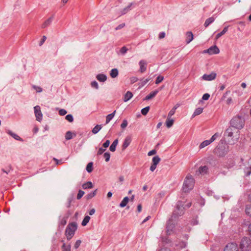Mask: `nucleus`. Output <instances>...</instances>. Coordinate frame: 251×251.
Returning <instances> with one entry per match:
<instances>
[{
	"label": "nucleus",
	"mask_w": 251,
	"mask_h": 251,
	"mask_svg": "<svg viewBox=\"0 0 251 251\" xmlns=\"http://www.w3.org/2000/svg\"><path fill=\"white\" fill-rule=\"evenodd\" d=\"M150 79H151V78H147V79H145V80H144V79H142V80H141V83H140V85H141V86H144L146 83H147L149 81V80H150Z\"/></svg>",
	"instance_id": "603ef678"
},
{
	"label": "nucleus",
	"mask_w": 251,
	"mask_h": 251,
	"mask_svg": "<svg viewBox=\"0 0 251 251\" xmlns=\"http://www.w3.org/2000/svg\"><path fill=\"white\" fill-rule=\"evenodd\" d=\"M174 123V120L173 119H171L170 117H167V119L166 121V125L167 127L169 128L172 126Z\"/></svg>",
	"instance_id": "cd10ccee"
},
{
	"label": "nucleus",
	"mask_w": 251,
	"mask_h": 251,
	"mask_svg": "<svg viewBox=\"0 0 251 251\" xmlns=\"http://www.w3.org/2000/svg\"><path fill=\"white\" fill-rule=\"evenodd\" d=\"M90 220V217L89 216H85L81 223L82 226H85L87 225Z\"/></svg>",
	"instance_id": "e433bc0d"
},
{
	"label": "nucleus",
	"mask_w": 251,
	"mask_h": 251,
	"mask_svg": "<svg viewBox=\"0 0 251 251\" xmlns=\"http://www.w3.org/2000/svg\"><path fill=\"white\" fill-rule=\"evenodd\" d=\"M62 251H71V245H66L65 243H63L62 246Z\"/></svg>",
	"instance_id": "ea45409f"
},
{
	"label": "nucleus",
	"mask_w": 251,
	"mask_h": 251,
	"mask_svg": "<svg viewBox=\"0 0 251 251\" xmlns=\"http://www.w3.org/2000/svg\"><path fill=\"white\" fill-rule=\"evenodd\" d=\"M224 251H239V248L236 243H229L226 245Z\"/></svg>",
	"instance_id": "1a4fd4ad"
},
{
	"label": "nucleus",
	"mask_w": 251,
	"mask_h": 251,
	"mask_svg": "<svg viewBox=\"0 0 251 251\" xmlns=\"http://www.w3.org/2000/svg\"><path fill=\"white\" fill-rule=\"evenodd\" d=\"M127 50H128L126 48V47L125 46H124L121 48L120 51L122 54H124L125 53H126L127 52Z\"/></svg>",
	"instance_id": "5fc2aeb1"
},
{
	"label": "nucleus",
	"mask_w": 251,
	"mask_h": 251,
	"mask_svg": "<svg viewBox=\"0 0 251 251\" xmlns=\"http://www.w3.org/2000/svg\"><path fill=\"white\" fill-rule=\"evenodd\" d=\"M91 86L92 87L95 88L96 89H98L99 88V85L98 82L94 80L91 82Z\"/></svg>",
	"instance_id": "864d4df0"
},
{
	"label": "nucleus",
	"mask_w": 251,
	"mask_h": 251,
	"mask_svg": "<svg viewBox=\"0 0 251 251\" xmlns=\"http://www.w3.org/2000/svg\"><path fill=\"white\" fill-rule=\"evenodd\" d=\"M186 35L187 39L186 40V42L187 44H188L193 40L194 36L193 33L191 31L187 32Z\"/></svg>",
	"instance_id": "a211bd4d"
},
{
	"label": "nucleus",
	"mask_w": 251,
	"mask_h": 251,
	"mask_svg": "<svg viewBox=\"0 0 251 251\" xmlns=\"http://www.w3.org/2000/svg\"><path fill=\"white\" fill-rule=\"evenodd\" d=\"M163 79L164 77L163 76L159 75L156 77L155 83L156 84H158L159 83L162 82Z\"/></svg>",
	"instance_id": "a18cd8bd"
},
{
	"label": "nucleus",
	"mask_w": 251,
	"mask_h": 251,
	"mask_svg": "<svg viewBox=\"0 0 251 251\" xmlns=\"http://www.w3.org/2000/svg\"><path fill=\"white\" fill-rule=\"evenodd\" d=\"M246 213L251 217V204L246 207Z\"/></svg>",
	"instance_id": "8fccbe9b"
},
{
	"label": "nucleus",
	"mask_w": 251,
	"mask_h": 251,
	"mask_svg": "<svg viewBox=\"0 0 251 251\" xmlns=\"http://www.w3.org/2000/svg\"><path fill=\"white\" fill-rule=\"evenodd\" d=\"M77 227V225L75 222H73L68 224L65 230V235L68 240H71L74 235Z\"/></svg>",
	"instance_id": "7ed1b4c3"
},
{
	"label": "nucleus",
	"mask_w": 251,
	"mask_h": 251,
	"mask_svg": "<svg viewBox=\"0 0 251 251\" xmlns=\"http://www.w3.org/2000/svg\"><path fill=\"white\" fill-rule=\"evenodd\" d=\"M7 133L11 135L13 138H14L15 140H18V141H23V140L18 135H17L16 134L13 133V132H12L10 130H8L7 131Z\"/></svg>",
	"instance_id": "6ab92c4d"
},
{
	"label": "nucleus",
	"mask_w": 251,
	"mask_h": 251,
	"mask_svg": "<svg viewBox=\"0 0 251 251\" xmlns=\"http://www.w3.org/2000/svg\"><path fill=\"white\" fill-rule=\"evenodd\" d=\"M156 167H157V165L153 164V163H151V166L150 167V170L151 172H153L155 170V169L156 168Z\"/></svg>",
	"instance_id": "774afa93"
},
{
	"label": "nucleus",
	"mask_w": 251,
	"mask_h": 251,
	"mask_svg": "<svg viewBox=\"0 0 251 251\" xmlns=\"http://www.w3.org/2000/svg\"><path fill=\"white\" fill-rule=\"evenodd\" d=\"M227 152V149H226V145L223 143L219 144L214 150V153L219 157L225 156Z\"/></svg>",
	"instance_id": "39448f33"
},
{
	"label": "nucleus",
	"mask_w": 251,
	"mask_h": 251,
	"mask_svg": "<svg viewBox=\"0 0 251 251\" xmlns=\"http://www.w3.org/2000/svg\"><path fill=\"white\" fill-rule=\"evenodd\" d=\"M65 119L70 123L74 121V118L72 114L67 115L65 117Z\"/></svg>",
	"instance_id": "c03bdc74"
},
{
	"label": "nucleus",
	"mask_w": 251,
	"mask_h": 251,
	"mask_svg": "<svg viewBox=\"0 0 251 251\" xmlns=\"http://www.w3.org/2000/svg\"><path fill=\"white\" fill-rule=\"evenodd\" d=\"M93 184L91 181H88L82 184V188L83 189H91L93 187Z\"/></svg>",
	"instance_id": "a878e982"
},
{
	"label": "nucleus",
	"mask_w": 251,
	"mask_h": 251,
	"mask_svg": "<svg viewBox=\"0 0 251 251\" xmlns=\"http://www.w3.org/2000/svg\"><path fill=\"white\" fill-rule=\"evenodd\" d=\"M162 241H163V242H164L165 244H170L172 243L171 240H170V239H169L167 237L163 238Z\"/></svg>",
	"instance_id": "052dcab7"
},
{
	"label": "nucleus",
	"mask_w": 251,
	"mask_h": 251,
	"mask_svg": "<svg viewBox=\"0 0 251 251\" xmlns=\"http://www.w3.org/2000/svg\"><path fill=\"white\" fill-rule=\"evenodd\" d=\"M52 17H50L48 19H47L46 21H45V22L42 24V28H45L47 26H48L50 24V23L52 22Z\"/></svg>",
	"instance_id": "7c9ffc66"
},
{
	"label": "nucleus",
	"mask_w": 251,
	"mask_h": 251,
	"mask_svg": "<svg viewBox=\"0 0 251 251\" xmlns=\"http://www.w3.org/2000/svg\"><path fill=\"white\" fill-rule=\"evenodd\" d=\"M129 201V198L128 197H125L120 203L119 206L121 207H125L127 205Z\"/></svg>",
	"instance_id": "aec40b11"
},
{
	"label": "nucleus",
	"mask_w": 251,
	"mask_h": 251,
	"mask_svg": "<svg viewBox=\"0 0 251 251\" xmlns=\"http://www.w3.org/2000/svg\"><path fill=\"white\" fill-rule=\"evenodd\" d=\"M231 126L235 129H242L244 126V121L241 116L233 117L230 121Z\"/></svg>",
	"instance_id": "20e7f679"
},
{
	"label": "nucleus",
	"mask_w": 251,
	"mask_h": 251,
	"mask_svg": "<svg viewBox=\"0 0 251 251\" xmlns=\"http://www.w3.org/2000/svg\"><path fill=\"white\" fill-rule=\"evenodd\" d=\"M245 173L246 176H249L251 174V166L245 168Z\"/></svg>",
	"instance_id": "de8ad7c7"
},
{
	"label": "nucleus",
	"mask_w": 251,
	"mask_h": 251,
	"mask_svg": "<svg viewBox=\"0 0 251 251\" xmlns=\"http://www.w3.org/2000/svg\"><path fill=\"white\" fill-rule=\"evenodd\" d=\"M103 157L105 158L106 162H108L110 158V153L109 152H105L103 154Z\"/></svg>",
	"instance_id": "49530a36"
},
{
	"label": "nucleus",
	"mask_w": 251,
	"mask_h": 251,
	"mask_svg": "<svg viewBox=\"0 0 251 251\" xmlns=\"http://www.w3.org/2000/svg\"><path fill=\"white\" fill-rule=\"evenodd\" d=\"M198 172L200 174L204 175L208 174V168L207 166H203L199 167L198 169Z\"/></svg>",
	"instance_id": "4468645a"
},
{
	"label": "nucleus",
	"mask_w": 251,
	"mask_h": 251,
	"mask_svg": "<svg viewBox=\"0 0 251 251\" xmlns=\"http://www.w3.org/2000/svg\"><path fill=\"white\" fill-rule=\"evenodd\" d=\"M175 112H176V111L174 110V109H172L169 111L167 117L171 118V117L175 114Z\"/></svg>",
	"instance_id": "69168bd1"
},
{
	"label": "nucleus",
	"mask_w": 251,
	"mask_h": 251,
	"mask_svg": "<svg viewBox=\"0 0 251 251\" xmlns=\"http://www.w3.org/2000/svg\"><path fill=\"white\" fill-rule=\"evenodd\" d=\"M86 170L89 173H91L93 170V163L92 162H89L86 166Z\"/></svg>",
	"instance_id": "f704fd0d"
},
{
	"label": "nucleus",
	"mask_w": 251,
	"mask_h": 251,
	"mask_svg": "<svg viewBox=\"0 0 251 251\" xmlns=\"http://www.w3.org/2000/svg\"><path fill=\"white\" fill-rule=\"evenodd\" d=\"M81 243V240H77V241L75 242V245H74V247H75V249H76L78 248H79V246H80V245Z\"/></svg>",
	"instance_id": "bf43d9fd"
},
{
	"label": "nucleus",
	"mask_w": 251,
	"mask_h": 251,
	"mask_svg": "<svg viewBox=\"0 0 251 251\" xmlns=\"http://www.w3.org/2000/svg\"><path fill=\"white\" fill-rule=\"evenodd\" d=\"M215 21V18L213 17H211L207 19L204 24V25L205 27H207L209 25L212 24Z\"/></svg>",
	"instance_id": "c85d7f7f"
},
{
	"label": "nucleus",
	"mask_w": 251,
	"mask_h": 251,
	"mask_svg": "<svg viewBox=\"0 0 251 251\" xmlns=\"http://www.w3.org/2000/svg\"><path fill=\"white\" fill-rule=\"evenodd\" d=\"M150 109V106H149L143 108L141 110V113L143 115H146L147 113L149 112Z\"/></svg>",
	"instance_id": "a19ab883"
},
{
	"label": "nucleus",
	"mask_w": 251,
	"mask_h": 251,
	"mask_svg": "<svg viewBox=\"0 0 251 251\" xmlns=\"http://www.w3.org/2000/svg\"><path fill=\"white\" fill-rule=\"evenodd\" d=\"M119 74V72L117 69L114 68L112 69L110 72V75L112 78L116 77Z\"/></svg>",
	"instance_id": "b1692460"
},
{
	"label": "nucleus",
	"mask_w": 251,
	"mask_h": 251,
	"mask_svg": "<svg viewBox=\"0 0 251 251\" xmlns=\"http://www.w3.org/2000/svg\"><path fill=\"white\" fill-rule=\"evenodd\" d=\"M232 127H233L232 126L229 127L226 129L224 133V136L225 137H231L233 136Z\"/></svg>",
	"instance_id": "f3484780"
},
{
	"label": "nucleus",
	"mask_w": 251,
	"mask_h": 251,
	"mask_svg": "<svg viewBox=\"0 0 251 251\" xmlns=\"http://www.w3.org/2000/svg\"><path fill=\"white\" fill-rule=\"evenodd\" d=\"M176 246L179 249L185 248L187 246V243L183 241H180L177 244H176Z\"/></svg>",
	"instance_id": "c9c22d12"
},
{
	"label": "nucleus",
	"mask_w": 251,
	"mask_h": 251,
	"mask_svg": "<svg viewBox=\"0 0 251 251\" xmlns=\"http://www.w3.org/2000/svg\"><path fill=\"white\" fill-rule=\"evenodd\" d=\"M184 211L185 207L183 202L178 201L176 203V209L173 211L171 216H172V218H174L175 219H177L184 213Z\"/></svg>",
	"instance_id": "f03ea898"
},
{
	"label": "nucleus",
	"mask_w": 251,
	"mask_h": 251,
	"mask_svg": "<svg viewBox=\"0 0 251 251\" xmlns=\"http://www.w3.org/2000/svg\"><path fill=\"white\" fill-rule=\"evenodd\" d=\"M116 110H114L112 113L106 116L105 124H107L113 118L116 113Z\"/></svg>",
	"instance_id": "5701e85b"
},
{
	"label": "nucleus",
	"mask_w": 251,
	"mask_h": 251,
	"mask_svg": "<svg viewBox=\"0 0 251 251\" xmlns=\"http://www.w3.org/2000/svg\"><path fill=\"white\" fill-rule=\"evenodd\" d=\"M133 96L132 93L130 91H127L124 95V101L126 102L129 100Z\"/></svg>",
	"instance_id": "4be33fe9"
},
{
	"label": "nucleus",
	"mask_w": 251,
	"mask_h": 251,
	"mask_svg": "<svg viewBox=\"0 0 251 251\" xmlns=\"http://www.w3.org/2000/svg\"><path fill=\"white\" fill-rule=\"evenodd\" d=\"M140 71L141 73H144L147 70V62L144 60H141L139 62Z\"/></svg>",
	"instance_id": "ddd939ff"
},
{
	"label": "nucleus",
	"mask_w": 251,
	"mask_h": 251,
	"mask_svg": "<svg viewBox=\"0 0 251 251\" xmlns=\"http://www.w3.org/2000/svg\"><path fill=\"white\" fill-rule=\"evenodd\" d=\"M96 78L99 81L103 82L106 80L107 76L104 74H100L96 76Z\"/></svg>",
	"instance_id": "dca6fc26"
},
{
	"label": "nucleus",
	"mask_w": 251,
	"mask_h": 251,
	"mask_svg": "<svg viewBox=\"0 0 251 251\" xmlns=\"http://www.w3.org/2000/svg\"><path fill=\"white\" fill-rule=\"evenodd\" d=\"M68 217H63L60 221L59 225H61L63 227L67 224V220Z\"/></svg>",
	"instance_id": "37998d69"
},
{
	"label": "nucleus",
	"mask_w": 251,
	"mask_h": 251,
	"mask_svg": "<svg viewBox=\"0 0 251 251\" xmlns=\"http://www.w3.org/2000/svg\"><path fill=\"white\" fill-rule=\"evenodd\" d=\"M110 144V141L108 140H107L105 141V142L102 144V147L103 148H107Z\"/></svg>",
	"instance_id": "0e129e2a"
},
{
	"label": "nucleus",
	"mask_w": 251,
	"mask_h": 251,
	"mask_svg": "<svg viewBox=\"0 0 251 251\" xmlns=\"http://www.w3.org/2000/svg\"><path fill=\"white\" fill-rule=\"evenodd\" d=\"M125 26V23H122L121 24H120L119 25H118L115 28V30H120V29L123 28V27H124Z\"/></svg>",
	"instance_id": "e2e57ef3"
},
{
	"label": "nucleus",
	"mask_w": 251,
	"mask_h": 251,
	"mask_svg": "<svg viewBox=\"0 0 251 251\" xmlns=\"http://www.w3.org/2000/svg\"><path fill=\"white\" fill-rule=\"evenodd\" d=\"M132 141L131 135H127L125 139L122 146V150H125L130 145Z\"/></svg>",
	"instance_id": "9b49d317"
},
{
	"label": "nucleus",
	"mask_w": 251,
	"mask_h": 251,
	"mask_svg": "<svg viewBox=\"0 0 251 251\" xmlns=\"http://www.w3.org/2000/svg\"><path fill=\"white\" fill-rule=\"evenodd\" d=\"M228 28V26H225L221 32H220V33H218L216 35L215 39L216 40H217L220 37H221L222 35H224L227 31Z\"/></svg>",
	"instance_id": "412c9836"
},
{
	"label": "nucleus",
	"mask_w": 251,
	"mask_h": 251,
	"mask_svg": "<svg viewBox=\"0 0 251 251\" xmlns=\"http://www.w3.org/2000/svg\"><path fill=\"white\" fill-rule=\"evenodd\" d=\"M34 110L36 120L38 122H41L42 120L43 114L41 112L40 107L39 105H36L34 107Z\"/></svg>",
	"instance_id": "9d476101"
},
{
	"label": "nucleus",
	"mask_w": 251,
	"mask_h": 251,
	"mask_svg": "<svg viewBox=\"0 0 251 251\" xmlns=\"http://www.w3.org/2000/svg\"><path fill=\"white\" fill-rule=\"evenodd\" d=\"M32 88L35 90L37 93L42 92L43 91V89L40 86L32 85Z\"/></svg>",
	"instance_id": "79ce46f5"
},
{
	"label": "nucleus",
	"mask_w": 251,
	"mask_h": 251,
	"mask_svg": "<svg viewBox=\"0 0 251 251\" xmlns=\"http://www.w3.org/2000/svg\"><path fill=\"white\" fill-rule=\"evenodd\" d=\"M127 121L126 119L124 120L122 124L121 125V127L122 128H125L127 126Z\"/></svg>",
	"instance_id": "3c124183"
},
{
	"label": "nucleus",
	"mask_w": 251,
	"mask_h": 251,
	"mask_svg": "<svg viewBox=\"0 0 251 251\" xmlns=\"http://www.w3.org/2000/svg\"><path fill=\"white\" fill-rule=\"evenodd\" d=\"M212 142L210 140H206L204 141H203L199 146L200 149H202L206 146L209 145L210 143Z\"/></svg>",
	"instance_id": "2f4dec72"
},
{
	"label": "nucleus",
	"mask_w": 251,
	"mask_h": 251,
	"mask_svg": "<svg viewBox=\"0 0 251 251\" xmlns=\"http://www.w3.org/2000/svg\"><path fill=\"white\" fill-rule=\"evenodd\" d=\"M132 5V3H129L126 7L124 8L121 11V15H123L126 14L127 12H128L129 10H131V7Z\"/></svg>",
	"instance_id": "c756f323"
},
{
	"label": "nucleus",
	"mask_w": 251,
	"mask_h": 251,
	"mask_svg": "<svg viewBox=\"0 0 251 251\" xmlns=\"http://www.w3.org/2000/svg\"><path fill=\"white\" fill-rule=\"evenodd\" d=\"M203 111V108L199 107L195 109L194 112L192 115V117H194L197 115L201 114Z\"/></svg>",
	"instance_id": "473e14b6"
},
{
	"label": "nucleus",
	"mask_w": 251,
	"mask_h": 251,
	"mask_svg": "<svg viewBox=\"0 0 251 251\" xmlns=\"http://www.w3.org/2000/svg\"><path fill=\"white\" fill-rule=\"evenodd\" d=\"M210 96L208 93H205L203 95L202 97V100H208L209 99V98H210Z\"/></svg>",
	"instance_id": "6e6d98bb"
},
{
	"label": "nucleus",
	"mask_w": 251,
	"mask_h": 251,
	"mask_svg": "<svg viewBox=\"0 0 251 251\" xmlns=\"http://www.w3.org/2000/svg\"><path fill=\"white\" fill-rule=\"evenodd\" d=\"M216 74L214 72H212L210 74H204L202 78L204 80L211 81L214 80L216 77Z\"/></svg>",
	"instance_id": "f8f14e48"
},
{
	"label": "nucleus",
	"mask_w": 251,
	"mask_h": 251,
	"mask_svg": "<svg viewBox=\"0 0 251 251\" xmlns=\"http://www.w3.org/2000/svg\"><path fill=\"white\" fill-rule=\"evenodd\" d=\"M240 249L242 251H251V240L247 237H244L240 243Z\"/></svg>",
	"instance_id": "423d86ee"
},
{
	"label": "nucleus",
	"mask_w": 251,
	"mask_h": 251,
	"mask_svg": "<svg viewBox=\"0 0 251 251\" xmlns=\"http://www.w3.org/2000/svg\"><path fill=\"white\" fill-rule=\"evenodd\" d=\"M220 52L219 49L216 46L214 45L210 47L209 49L204 50L203 52L204 53H207L209 54H216L219 53Z\"/></svg>",
	"instance_id": "6e6552de"
},
{
	"label": "nucleus",
	"mask_w": 251,
	"mask_h": 251,
	"mask_svg": "<svg viewBox=\"0 0 251 251\" xmlns=\"http://www.w3.org/2000/svg\"><path fill=\"white\" fill-rule=\"evenodd\" d=\"M218 136L219 134L217 133H216L214 134L209 140L211 141V142H213L214 141L216 140V139L218 137Z\"/></svg>",
	"instance_id": "680f3d73"
},
{
	"label": "nucleus",
	"mask_w": 251,
	"mask_h": 251,
	"mask_svg": "<svg viewBox=\"0 0 251 251\" xmlns=\"http://www.w3.org/2000/svg\"><path fill=\"white\" fill-rule=\"evenodd\" d=\"M97 190L98 189H96V190H95L93 192H90V193L88 194L86 196V199L88 200H90L92 198H93V197H94L96 194H97Z\"/></svg>",
	"instance_id": "bb28decb"
},
{
	"label": "nucleus",
	"mask_w": 251,
	"mask_h": 251,
	"mask_svg": "<svg viewBox=\"0 0 251 251\" xmlns=\"http://www.w3.org/2000/svg\"><path fill=\"white\" fill-rule=\"evenodd\" d=\"M65 139L66 140H69L73 138V132L71 131H68L65 134Z\"/></svg>",
	"instance_id": "4c0bfd02"
},
{
	"label": "nucleus",
	"mask_w": 251,
	"mask_h": 251,
	"mask_svg": "<svg viewBox=\"0 0 251 251\" xmlns=\"http://www.w3.org/2000/svg\"><path fill=\"white\" fill-rule=\"evenodd\" d=\"M102 128L101 125H96L92 129V132L93 134H97Z\"/></svg>",
	"instance_id": "72a5a7b5"
},
{
	"label": "nucleus",
	"mask_w": 251,
	"mask_h": 251,
	"mask_svg": "<svg viewBox=\"0 0 251 251\" xmlns=\"http://www.w3.org/2000/svg\"><path fill=\"white\" fill-rule=\"evenodd\" d=\"M159 92V90H155L153 91H152L146 97L144 98V100H151L154 98Z\"/></svg>",
	"instance_id": "2eb2a0df"
},
{
	"label": "nucleus",
	"mask_w": 251,
	"mask_h": 251,
	"mask_svg": "<svg viewBox=\"0 0 251 251\" xmlns=\"http://www.w3.org/2000/svg\"><path fill=\"white\" fill-rule=\"evenodd\" d=\"M106 150L104 149H103L102 147L100 148L98 152H97V155H100L102 154Z\"/></svg>",
	"instance_id": "13d9d810"
},
{
	"label": "nucleus",
	"mask_w": 251,
	"mask_h": 251,
	"mask_svg": "<svg viewBox=\"0 0 251 251\" xmlns=\"http://www.w3.org/2000/svg\"><path fill=\"white\" fill-rule=\"evenodd\" d=\"M118 140L117 139H115L113 142V143H112V144L111 145V146H110V148H109V150L111 151L114 152L115 151L117 145H118Z\"/></svg>",
	"instance_id": "393cba45"
},
{
	"label": "nucleus",
	"mask_w": 251,
	"mask_h": 251,
	"mask_svg": "<svg viewBox=\"0 0 251 251\" xmlns=\"http://www.w3.org/2000/svg\"><path fill=\"white\" fill-rule=\"evenodd\" d=\"M46 39H47V37L45 36H43L42 39L41 40V41H40L39 44L40 46H41L44 43Z\"/></svg>",
	"instance_id": "338daca9"
},
{
	"label": "nucleus",
	"mask_w": 251,
	"mask_h": 251,
	"mask_svg": "<svg viewBox=\"0 0 251 251\" xmlns=\"http://www.w3.org/2000/svg\"><path fill=\"white\" fill-rule=\"evenodd\" d=\"M67 111L64 109H61L59 110V114L61 116H64L67 114Z\"/></svg>",
	"instance_id": "4d7b16f0"
},
{
	"label": "nucleus",
	"mask_w": 251,
	"mask_h": 251,
	"mask_svg": "<svg viewBox=\"0 0 251 251\" xmlns=\"http://www.w3.org/2000/svg\"><path fill=\"white\" fill-rule=\"evenodd\" d=\"M174 219H175L174 218H172V216H171L167 222L166 232L167 235H171L175 227V223L173 221Z\"/></svg>",
	"instance_id": "0eeeda50"
},
{
	"label": "nucleus",
	"mask_w": 251,
	"mask_h": 251,
	"mask_svg": "<svg viewBox=\"0 0 251 251\" xmlns=\"http://www.w3.org/2000/svg\"><path fill=\"white\" fill-rule=\"evenodd\" d=\"M84 194V192L82 190H79L77 195L76 198L77 200H80Z\"/></svg>",
	"instance_id": "09e8293b"
},
{
	"label": "nucleus",
	"mask_w": 251,
	"mask_h": 251,
	"mask_svg": "<svg viewBox=\"0 0 251 251\" xmlns=\"http://www.w3.org/2000/svg\"><path fill=\"white\" fill-rule=\"evenodd\" d=\"M160 160V158L158 155L155 156L152 159V163L157 165Z\"/></svg>",
	"instance_id": "58836bf2"
},
{
	"label": "nucleus",
	"mask_w": 251,
	"mask_h": 251,
	"mask_svg": "<svg viewBox=\"0 0 251 251\" xmlns=\"http://www.w3.org/2000/svg\"><path fill=\"white\" fill-rule=\"evenodd\" d=\"M195 184V180L191 175L186 177L183 184L182 190L184 192L188 193L192 190Z\"/></svg>",
	"instance_id": "f257e3e1"
}]
</instances>
